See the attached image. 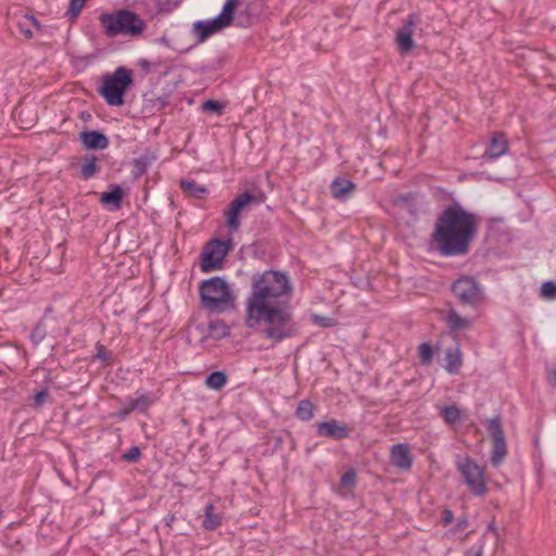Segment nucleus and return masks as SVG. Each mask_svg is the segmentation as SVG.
Returning a JSON list of instances; mask_svg holds the SVG:
<instances>
[{
	"instance_id": "15",
	"label": "nucleus",
	"mask_w": 556,
	"mask_h": 556,
	"mask_svg": "<svg viewBox=\"0 0 556 556\" xmlns=\"http://www.w3.org/2000/svg\"><path fill=\"white\" fill-rule=\"evenodd\" d=\"M355 190V185L345 178L337 177L331 182L332 195L338 200H346Z\"/></svg>"
},
{
	"instance_id": "27",
	"label": "nucleus",
	"mask_w": 556,
	"mask_h": 556,
	"mask_svg": "<svg viewBox=\"0 0 556 556\" xmlns=\"http://www.w3.org/2000/svg\"><path fill=\"white\" fill-rule=\"evenodd\" d=\"M151 403L152 401L149 396L144 394L139 395L136 399H131L129 401V410L146 412Z\"/></svg>"
},
{
	"instance_id": "12",
	"label": "nucleus",
	"mask_w": 556,
	"mask_h": 556,
	"mask_svg": "<svg viewBox=\"0 0 556 556\" xmlns=\"http://www.w3.org/2000/svg\"><path fill=\"white\" fill-rule=\"evenodd\" d=\"M316 431L319 437L330 438L333 440H342L348 438L350 434V429L336 419L317 422Z\"/></svg>"
},
{
	"instance_id": "13",
	"label": "nucleus",
	"mask_w": 556,
	"mask_h": 556,
	"mask_svg": "<svg viewBox=\"0 0 556 556\" xmlns=\"http://www.w3.org/2000/svg\"><path fill=\"white\" fill-rule=\"evenodd\" d=\"M415 24V16L410 15L408 22L397 30L396 43L402 53H407L415 47L413 40V26Z\"/></svg>"
},
{
	"instance_id": "26",
	"label": "nucleus",
	"mask_w": 556,
	"mask_h": 556,
	"mask_svg": "<svg viewBox=\"0 0 556 556\" xmlns=\"http://www.w3.org/2000/svg\"><path fill=\"white\" fill-rule=\"evenodd\" d=\"M314 416V405L309 401H301L296 408V417L307 421Z\"/></svg>"
},
{
	"instance_id": "10",
	"label": "nucleus",
	"mask_w": 556,
	"mask_h": 556,
	"mask_svg": "<svg viewBox=\"0 0 556 556\" xmlns=\"http://www.w3.org/2000/svg\"><path fill=\"white\" fill-rule=\"evenodd\" d=\"M488 431L493 440L491 462L494 466H498L507 454L505 435L498 417L488 420Z\"/></svg>"
},
{
	"instance_id": "34",
	"label": "nucleus",
	"mask_w": 556,
	"mask_h": 556,
	"mask_svg": "<svg viewBox=\"0 0 556 556\" xmlns=\"http://www.w3.org/2000/svg\"><path fill=\"white\" fill-rule=\"evenodd\" d=\"M313 321L314 324H316L317 326H320V327H331L334 325V321L332 318L330 317H326V316H319V315H314L313 316Z\"/></svg>"
},
{
	"instance_id": "20",
	"label": "nucleus",
	"mask_w": 556,
	"mask_h": 556,
	"mask_svg": "<svg viewBox=\"0 0 556 556\" xmlns=\"http://www.w3.org/2000/svg\"><path fill=\"white\" fill-rule=\"evenodd\" d=\"M123 191L119 186H114L110 192H104L100 197V202L104 205H113L114 208L121 207Z\"/></svg>"
},
{
	"instance_id": "41",
	"label": "nucleus",
	"mask_w": 556,
	"mask_h": 556,
	"mask_svg": "<svg viewBox=\"0 0 556 556\" xmlns=\"http://www.w3.org/2000/svg\"><path fill=\"white\" fill-rule=\"evenodd\" d=\"M444 514H445V517H444L445 523L451 522L452 521V513L448 510H445Z\"/></svg>"
},
{
	"instance_id": "3",
	"label": "nucleus",
	"mask_w": 556,
	"mask_h": 556,
	"mask_svg": "<svg viewBox=\"0 0 556 556\" xmlns=\"http://www.w3.org/2000/svg\"><path fill=\"white\" fill-rule=\"evenodd\" d=\"M106 37L118 35L139 37L147 28V23L138 14L129 10H118L112 13H102L99 16Z\"/></svg>"
},
{
	"instance_id": "4",
	"label": "nucleus",
	"mask_w": 556,
	"mask_h": 556,
	"mask_svg": "<svg viewBox=\"0 0 556 556\" xmlns=\"http://www.w3.org/2000/svg\"><path fill=\"white\" fill-rule=\"evenodd\" d=\"M200 296L205 308L224 312L233 306L235 295L229 285L220 277L207 279L201 283Z\"/></svg>"
},
{
	"instance_id": "30",
	"label": "nucleus",
	"mask_w": 556,
	"mask_h": 556,
	"mask_svg": "<svg viewBox=\"0 0 556 556\" xmlns=\"http://www.w3.org/2000/svg\"><path fill=\"white\" fill-rule=\"evenodd\" d=\"M541 296L546 300L556 299V283L552 281L544 282L541 287Z\"/></svg>"
},
{
	"instance_id": "35",
	"label": "nucleus",
	"mask_w": 556,
	"mask_h": 556,
	"mask_svg": "<svg viewBox=\"0 0 556 556\" xmlns=\"http://www.w3.org/2000/svg\"><path fill=\"white\" fill-rule=\"evenodd\" d=\"M202 108L204 111L219 113L222 111L223 105L218 101L207 100L202 104Z\"/></svg>"
},
{
	"instance_id": "6",
	"label": "nucleus",
	"mask_w": 556,
	"mask_h": 556,
	"mask_svg": "<svg viewBox=\"0 0 556 556\" xmlns=\"http://www.w3.org/2000/svg\"><path fill=\"white\" fill-rule=\"evenodd\" d=\"M131 84V72L118 67L111 76L104 78L100 93L110 105L121 106L124 103V93Z\"/></svg>"
},
{
	"instance_id": "36",
	"label": "nucleus",
	"mask_w": 556,
	"mask_h": 556,
	"mask_svg": "<svg viewBox=\"0 0 556 556\" xmlns=\"http://www.w3.org/2000/svg\"><path fill=\"white\" fill-rule=\"evenodd\" d=\"M140 450L137 446H132L127 453L123 455V458L128 462H136L140 457Z\"/></svg>"
},
{
	"instance_id": "7",
	"label": "nucleus",
	"mask_w": 556,
	"mask_h": 556,
	"mask_svg": "<svg viewBox=\"0 0 556 556\" xmlns=\"http://www.w3.org/2000/svg\"><path fill=\"white\" fill-rule=\"evenodd\" d=\"M456 467L473 495L480 496L486 492V481L483 467L469 457L458 459L456 462Z\"/></svg>"
},
{
	"instance_id": "31",
	"label": "nucleus",
	"mask_w": 556,
	"mask_h": 556,
	"mask_svg": "<svg viewBox=\"0 0 556 556\" xmlns=\"http://www.w3.org/2000/svg\"><path fill=\"white\" fill-rule=\"evenodd\" d=\"M86 0H71L68 7V13L72 16H77L85 5Z\"/></svg>"
},
{
	"instance_id": "18",
	"label": "nucleus",
	"mask_w": 556,
	"mask_h": 556,
	"mask_svg": "<svg viewBox=\"0 0 556 556\" xmlns=\"http://www.w3.org/2000/svg\"><path fill=\"white\" fill-rule=\"evenodd\" d=\"M445 370L450 374H457L463 365V355L458 346L448 349L445 355Z\"/></svg>"
},
{
	"instance_id": "5",
	"label": "nucleus",
	"mask_w": 556,
	"mask_h": 556,
	"mask_svg": "<svg viewBox=\"0 0 556 556\" xmlns=\"http://www.w3.org/2000/svg\"><path fill=\"white\" fill-rule=\"evenodd\" d=\"M237 11H248L245 0H228L224 4L222 12L215 18L194 23L193 33L197 35L199 41L202 42L213 34L229 26Z\"/></svg>"
},
{
	"instance_id": "23",
	"label": "nucleus",
	"mask_w": 556,
	"mask_h": 556,
	"mask_svg": "<svg viewBox=\"0 0 556 556\" xmlns=\"http://www.w3.org/2000/svg\"><path fill=\"white\" fill-rule=\"evenodd\" d=\"M220 523V517L215 511V507L212 504H207L205 507L203 526L205 529L213 530Z\"/></svg>"
},
{
	"instance_id": "33",
	"label": "nucleus",
	"mask_w": 556,
	"mask_h": 556,
	"mask_svg": "<svg viewBox=\"0 0 556 556\" xmlns=\"http://www.w3.org/2000/svg\"><path fill=\"white\" fill-rule=\"evenodd\" d=\"M419 354H420V358L424 363H428L430 362V359L432 358V348L430 344L428 343H422L420 346H419Z\"/></svg>"
},
{
	"instance_id": "28",
	"label": "nucleus",
	"mask_w": 556,
	"mask_h": 556,
	"mask_svg": "<svg viewBox=\"0 0 556 556\" xmlns=\"http://www.w3.org/2000/svg\"><path fill=\"white\" fill-rule=\"evenodd\" d=\"M442 416L446 424L454 425L460 420V410L456 406H446L442 409Z\"/></svg>"
},
{
	"instance_id": "9",
	"label": "nucleus",
	"mask_w": 556,
	"mask_h": 556,
	"mask_svg": "<svg viewBox=\"0 0 556 556\" xmlns=\"http://www.w3.org/2000/svg\"><path fill=\"white\" fill-rule=\"evenodd\" d=\"M229 251L227 242L222 240H212L203 249L201 253V269L210 273L222 268L224 258Z\"/></svg>"
},
{
	"instance_id": "21",
	"label": "nucleus",
	"mask_w": 556,
	"mask_h": 556,
	"mask_svg": "<svg viewBox=\"0 0 556 556\" xmlns=\"http://www.w3.org/2000/svg\"><path fill=\"white\" fill-rule=\"evenodd\" d=\"M207 336L214 340H222L229 336L228 326L220 319L212 320L208 324Z\"/></svg>"
},
{
	"instance_id": "25",
	"label": "nucleus",
	"mask_w": 556,
	"mask_h": 556,
	"mask_svg": "<svg viewBox=\"0 0 556 556\" xmlns=\"http://www.w3.org/2000/svg\"><path fill=\"white\" fill-rule=\"evenodd\" d=\"M226 381L227 377L224 372L214 371L206 378L205 384L210 389L219 390L226 384Z\"/></svg>"
},
{
	"instance_id": "2",
	"label": "nucleus",
	"mask_w": 556,
	"mask_h": 556,
	"mask_svg": "<svg viewBox=\"0 0 556 556\" xmlns=\"http://www.w3.org/2000/svg\"><path fill=\"white\" fill-rule=\"evenodd\" d=\"M478 226L479 219L473 213L459 204L448 205L438 216L433 243L441 255H465L477 236Z\"/></svg>"
},
{
	"instance_id": "22",
	"label": "nucleus",
	"mask_w": 556,
	"mask_h": 556,
	"mask_svg": "<svg viewBox=\"0 0 556 556\" xmlns=\"http://www.w3.org/2000/svg\"><path fill=\"white\" fill-rule=\"evenodd\" d=\"M18 27L25 38L29 39L34 36V30L40 29L39 22L31 15H25L20 22Z\"/></svg>"
},
{
	"instance_id": "19",
	"label": "nucleus",
	"mask_w": 556,
	"mask_h": 556,
	"mask_svg": "<svg viewBox=\"0 0 556 556\" xmlns=\"http://www.w3.org/2000/svg\"><path fill=\"white\" fill-rule=\"evenodd\" d=\"M506 151H507V141L503 135L497 134L492 138L486 153L490 157H498V156L505 154Z\"/></svg>"
},
{
	"instance_id": "8",
	"label": "nucleus",
	"mask_w": 556,
	"mask_h": 556,
	"mask_svg": "<svg viewBox=\"0 0 556 556\" xmlns=\"http://www.w3.org/2000/svg\"><path fill=\"white\" fill-rule=\"evenodd\" d=\"M452 291L463 305L477 306L483 301V292L479 282L472 277H462L457 279Z\"/></svg>"
},
{
	"instance_id": "32",
	"label": "nucleus",
	"mask_w": 556,
	"mask_h": 556,
	"mask_svg": "<svg viewBox=\"0 0 556 556\" xmlns=\"http://www.w3.org/2000/svg\"><path fill=\"white\" fill-rule=\"evenodd\" d=\"M355 472L353 470H350V471H346L342 477H341V485L346 488V489H351L354 486L355 484Z\"/></svg>"
},
{
	"instance_id": "11",
	"label": "nucleus",
	"mask_w": 556,
	"mask_h": 556,
	"mask_svg": "<svg viewBox=\"0 0 556 556\" xmlns=\"http://www.w3.org/2000/svg\"><path fill=\"white\" fill-rule=\"evenodd\" d=\"M253 197L244 192L238 195L229 205L228 210L225 212L226 223L228 228L231 231L238 230L240 226L239 216L241 212L252 202Z\"/></svg>"
},
{
	"instance_id": "24",
	"label": "nucleus",
	"mask_w": 556,
	"mask_h": 556,
	"mask_svg": "<svg viewBox=\"0 0 556 556\" xmlns=\"http://www.w3.org/2000/svg\"><path fill=\"white\" fill-rule=\"evenodd\" d=\"M180 187L188 195L194 198H202L207 192L205 187L199 186L194 181L190 180H181Z\"/></svg>"
},
{
	"instance_id": "38",
	"label": "nucleus",
	"mask_w": 556,
	"mask_h": 556,
	"mask_svg": "<svg viewBox=\"0 0 556 556\" xmlns=\"http://www.w3.org/2000/svg\"><path fill=\"white\" fill-rule=\"evenodd\" d=\"M110 357L109 351H106L103 346L98 348L97 358L106 361Z\"/></svg>"
},
{
	"instance_id": "37",
	"label": "nucleus",
	"mask_w": 556,
	"mask_h": 556,
	"mask_svg": "<svg viewBox=\"0 0 556 556\" xmlns=\"http://www.w3.org/2000/svg\"><path fill=\"white\" fill-rule=\"evenodd\" d=\"M47 397H48L47 390L39 391L34 397L35 405L41 406L45 403V401L47 400Z\"/></svg>"
},
{
	"instance_id": "43",
	"label": "nucleus",
	"mask_w": 556,
	"mask_h": 556,
	"mask_svg": "<svg viewBox=\"0 0 556 556\" xmlns=\"http://www.w3.org/2000/svg\"><path fill=\"white\" fill-rule=\"evenodd\" d=\"M473 556H481V553H476Z\"/></svg>"
},
{
	"instance_id": "16",
	"label": "nucleus",
	"mask_w": 556,
	"mask_h": 556,
	"mask_svg": "<svg viewBox=\"0 0 556 556\" xmlns=\"http://www.w3.org/2000/svg\"><path fill=\"white\" fill-rule=\"evenodd\" d=\"M443 319L452 331H463L472 326L471 318L462 317L454 308H451Z\"/></svg>"
},
{
	"instance_id": "29",
	"label": "nucleus",
	"mask_w": 556,
	"mask_h": 556,
	"mask_svg": "<svg viewBox=\"0 0 556 556\" xmlns=\"http://www.w3.org/2000/svg\"><path fill=\"white\" fill-rule=\"evenodd\" d=\"M98 168L96 159L88 160L81 166V175L85 179H88L98 172Z\"/></svg>"
},
{
	"instance_id": "17",
	"label": "nucleus",
	"mask_w": 556,
	"mask_h": 556,
	"mask_svg": "<svg viewBox=\"0 0 556 556\" xmlns=\"http://www.w3.org/2000/svg\"><path fill=\"white\" fill-rule=\"evenodd\" d=\"M81 142L87 149H105L109 144L106 136L99 131H85L81 134Z\"/></svg>"
},
{
	"instance_id": "1",
	"label": "nucleus",
	"mask_w": 556,
	"mask_h": 556,
	"mask_svg": "<svg viewBox=\"0 0 556 556\" xmlns=\"http://www.w3.org/2000/svg\"><path fill=\"white\" fill-rule=\"evenodd\" d=\"M292 285L280 271L266 270L252 278V291L247 300L245 324L249 328L264 325L263 333L275 342L295 334L290 314L278 300L290 295Z\"/></svg>"
},
{
	"instance_id": "40",
	"label": "nucleus",
	"mask_w": 556,
	"mask_h": 556,
	"mask_svg": "<svg viewBox=\"0 0 556 556\" xmlns=\"http://www.w3.org/2000/svg\"><path fill=\"white\" fill-rule=\"evenodd\" d=\"M42 337H43V333H42V331H41L39 328H36V329L33 331V333H31V338H33V340H36L37 342H38L39 340H41V339H42Z\"/></svg>"
},
{
	"instance_id": "14",
	"label": "nucleus",
	"mask_w": 556,
	"mask_h": 556,
	"mask_svg": "<svg viewBox=\"0 0 556 556\" xmlns=\"http://www.w3.org/2000/svg\"><path fill=\"white\" fill-rule=\"evenodd\" d=\"M391 463L403 470L410 468L413 457L406 444H395L391 448Z\"/></svg>"
},
{
	"instance_id": "42",
	"label": "nucleus",
	"mask_w": 556,
	"mask_h": 556,
	"mask_svg": "<svg viewBox=\"0 0 556 556\" xmlns=\"http://www.w3.org/2000/svg\"><path fill=\"white\" fill-rule=\"evenodd\" d=\"M551 380L554 384H556V369L551 371Z\"/></svg>"
},
{
	"instance_id": "39",
	"label": "nucleus",
	"mask_w": 556,
	"mask_h": 556,
	"mask_svg": "<svg viewBox=\"0 0 556 556\" xmlns=\"http://www.w3.org/2000/svg\"><path fill=\"white\" fill-rule=\"evenodd\" d=\"M132 410H129V404L122 410H119L118 413H116V416L119 418V419H124L126 416H128Z\"/></svg>"
}]
</instances>
